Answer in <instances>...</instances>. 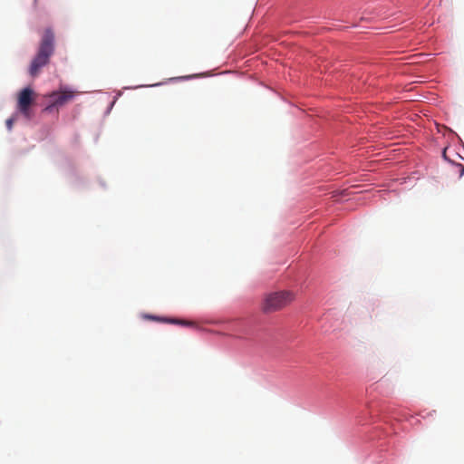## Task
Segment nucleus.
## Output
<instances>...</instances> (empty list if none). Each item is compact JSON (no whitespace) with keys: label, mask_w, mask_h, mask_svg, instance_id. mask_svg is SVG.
I'll return each mask as SVG.
<instances>
[{"label":"nucleus","mask_w":464,"mask_h":464,"mask_svg":"<svg viewBox=\"0 0 464 464\" xmlns=\"http://www.w3.org/2000/svg\"><path fill=\"white\" fill-rule=\"evenodd\" d=\"M165 322L170 323V324H177L181 325H191V322L178 320V319H169V320H164Z\"/></svg>","instance_id":"5"},{"label":"nucleus","mask_w":464,"mask_h":464,"mask_svg":"<svg viewBox=\"0 0 464 464\" xmlns=\"http://www.w3.org/2000/svg\"><path fill=\"white\" fill-rule=\"evenodd\" d=\"M295 299V294L291 291H280L268 294L264 298L262 310L265 313H273L281 310L291 304Z\"/></svg>","instance_id":"2"},{"label":"nucleus","mask_w":464,"mask_h":464,"mask_svg":"<svg viewBox=\"0 0 464 464\" xmlns=\"http://www.w3.org/2000/svg\"><path fill=\"white\" fill-rule=\"evenodd\" d=\"M54 107H57V106H56V104H54V102L53 100L52 102L44 109V112H52Z\"/></svg>","instance_id":"6"},{"label":"nucleus","mask_w":464,"mask_h":464,"mask_svg":"<svg viewBox=\"0 0 464 464\" xmlns=\"http://www.w3.org/2000/svg\"><path fill=\"white\" fill-rule=\"evenodd\" d=\"M34 92L30 87L23 89L17 99V109L26 118H30V107L34 101Z\"/></svg>","instance_id":"3"},{"label":"nucleus","mask_w":464,"mask_h":464,"mask_svg":"<svg viewBox=\"0 0 464 464\" xmlns=\"http://www.w3.org/2000/svg\"><path fill=\"white\" fill-rule=\"evenodd\" d=\"M459 167L461 169H460V175H463V173H464V166L459 164Z\"/></svg>","instance_id":"8"},{"label":"nucleus","mask_w":464,"mask_h":464,"mask_svg":"<svg viewBox=\"0 0 464 464\" xmlns=\"http://www.w3.org/2000/svg\"><path fill=\"white\" fill-rule=\"evenodd\" d=\"M14 122V118H9L6 120L5 124H6L8 130H12Z\"/></svg>","instance_id":"7"},{"label":"nucleus","mask_w":464,"mask_h":464,"mask_svg":"<svg viewBox=\"0 0 464 464\" xmlns=\"http://www.w3.org/2000/svg\"><path fill=\"white\" fill-rule=\"evenodd\" d=\"M442 155H443V158L447 160L446 149L444 150V151H443V154H442Z\"/></svg>","instance_id":"9"},{"label":"nucleus","mask_w":464,"mask_h":464,"mask_svg":"<svg viewBox=\"0 0 464 464\" xmlns=\"http://www.w3.org/2000/svg\"><path fill=\"white\" fill-rule=\"evenodd\" d=\"M54 34L52 29L47 28L44 31L37 53L31 62L29 67L31 76L36 77L42 68L49 63L50 58L54 53Z\"/></svg>","instance_id":"1"},{"label":"nucleus","mask_w":464,"mask_h":464,"mask_svg":"<svg viewBox=\"0 0 464 464\" xmlns=\"http://www.w3.org/2000/svg\"><path fill=\"white\" fill-rule=\"evenodd\" d=\"M75 96V92L72 91H60L53 92L49 94V97L52 98L56 104L57 107H61L70 101H72Z\"/></svg>","instance_id":"4"}]
</instances>
